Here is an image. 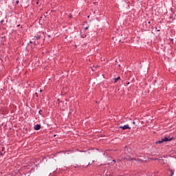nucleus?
<instances>
[{"mask_svg":"<svg viewBox=\"0 0 176 176\" xmlns=\"http://www.w3.org/2000/svg\"><path fill=\"white\" fill-rule=\"evenodd\" d=\"M42 35H45V32H42Z\"/></svg>","mask_w":176,"mask_h":176,"instance_id":"obj_13","label":"nucleus"},{"mask_svg":"<svg viewBox=\"0 0 176 176\" xmlns=\"http://www.w3.org/2000/svg\"><path fill=\"white\" fill-rule=\"evenodd\" d=\"M172 140H173V138L166 136V137L162 138L161 140H158V141L155 142V144H163V142H167V141H172Z\"/></svg>","mask_w":176,"mask_h":176,"instance_id":"obj_1","label":"nucleus"},{"mask_svg":"<svg viewBox=\"0 0 176 176\" xmlns=\"http://www.w3.org/2000/svg\"><path fill=\"white\" fill-rule=\"evenodd\" d=\"M42 112H43L42 109L39 110V111H38L39 115H42Z\"/></svg>","mask_w":176,"mask_h":176,"instance_id":"obj_8","label":"nucleus"},{"mask_svg":"<svg viewBox=\"0 0 176 176\" xmlns=\"http://www.w3.org/2000/svg\"><path fill=\"white\" fill-rule=\"evenodd\" d=\"M42 91H43L42 90H40V93H42Z\"/></svg>","mask_w":176,"mask_h":176,"instance_id":"obj_19","label":"nucleus"},{"mask_svg":"<svg viewBox=\"0 0 176 176\" xmlns=\"http://www.w3.org/2000/svg\"><path fill=\"white\" fill-rule=\"evenodd\" d=\"M119 129H122V130H131V127L129 126V124L124 125L122 126H120Z\"/></svg>","mask_w":176,"mask_h":176,"instance_id":"obj_2","label":"nucleus"},{"mask_svg":"<svg viewBox=\"0 0 176 176\" xmlns=\"http://www.w3.org/2000/svg\"><path fill=\"white\" fill-rule=\"evenodd\" d=\"M157 31L159 32V31H160V30H157Z\"/></svg>","mask_w":176,"mask_h":176,"instance_id":"obj_22","label":"nucleus"},{"mask_svg":"<svg viewBox=\"0 0 176 176\" xmlns=\"http://www.w3.org/2000/svg\"><path fill=\"white\" fill-rule=\"evenodd\" d=\"M43 40L45 41V38H43Z\"/></svg>","mask_w":176,"mask_h":176,"instance_id":"obj_20","label":"nucleus"},{"mask_svg":"<svg viewBox=\"0 0 176 176\" xmlns=\"http://www.w3.org/2000/svg\"><path fill=\"white\" fill-rule=\"evenodd\" d=\"M88 28H89V27L87 26V27L85 28V30H87Z\"/></svg>","mask_w":176,"mask_h":176,"instance_id":"obj_12","label":"nucleus"},{"mask_svg":"<svg viewBox=\"0 0 176 176\" xmlns=\"http://www.w3.org/2000/svg\"><path fill=\"white\" fill-rule=\"evenodd\" d=\"M36 5H39V2L38 1L36 2Z\"/></svg>","mask_w":176,"mask_h":176,"instance_id":"obj_14","label":"nucleus"},{"mask_svg":"<svg viewBox=\"0 0 176 176\" xmlns=\"http://www.w3.org/2000/svg\"><path fill=\"white\" fill-rule=\"evenodd\" d=\"M113 162H116L115 160H113Z\"/></svg>","mask_w":176,"mask_h":176,"instance_id":"obj_25","label":"nucleus"},{"mask_svg":"<svg viewBox=\"0 0 176 176\" xmlns=\"http://www.w3.org/2000/svg\"><path fill=\"white\" fill-rule=\"evenodd\" d=\"M169 171H170V175L169 176H173V175H174V170H173L169 169Z\"/></svg>","mask_w":176,"mask_h":176,"instance_id":"obj_7","label":"nucleus"},{"mask_svg":"<svg viewBox=\"0 0 176 176\" xmlns=\"http://www.w3.org/2000/svg\"><path fill=\"white\" fill-rule=\"evenodd\" d=\"M80 152H86V151H80Z\"/></svg>","mask_w":176,"mask_h":176,"instance_id":"obj_24","label":"nucleus"},{"mask_svg":"<svg viewBox=\"0 0 176 176\" xmlns=\"http://www.w3.org/2000/svg\"><path fill=\"white\" fill-rule=\"evenodd\" d=\"M133 124H135V122L133 121Z\"/></svg>","mask_w":176,"mask_h":176,"instance_id":"obj_15","label":"nucleus"},{"mask_svg":"<svg viewBox=\"0 0 176 176\" xmlns=\"http://www.w3.org/2000/svg\"><path fill=\"white\" fill-rule=\"evenodd\" d=\"M42 126H41V124H36L34 126V130H41V128Z\"/></svg>","mask_w":176,"mask_h":176,"instance_id":"obj_3","label":"nucleus"},{"mask_svg":"<svg viewBox=\"0 0 176 176\" xmlns=\"http://www.w3.org/2000/svg\"><path fill=\"white\" fill-rule=\"evenodd\" d=\"M42 38H43L42 36L37 35L34 37V39H36L38 41V39H42Z\"/></svg>","mask_w":176,"mask_h":176,"instance_id":"obj_5","label":"nucleus"},{"mask_svg":"<svg viewBox=\"0 0 176 176\" xmlns=\"http://www.w3.org/2000/svg\"><path fill=\"white\" fill-rule=\"evenodd\" d=\"M120 76H118V77H117V78H114V82L116 83V82H118V80H120Z\"/></svg>","mask_w":176,"mask_h":176,"instance_id":"obj_6","label":"nucleus"},{"mask_svg":"<svg viewBox=\"0 0 176 176\" xmlns=\"http://www.w3.org/2000/svg\"><path fill=\"white\" fill-rule=\"evenodd\" d=\"M90 16H88V19L89 18Z\"/></svg>","mask_w":176,"mask_h":176,"instance_id":"obj_23","label":"nucleus"},{"mask_svg":"<svg viewBox=\"0 0 176 176\" xmlns=\"http://www.w3.org/2000/svg\"><path fill=\"white\" fill-rule=\"evenodd\" d=\"M0 23L2 24V23H3V20L1 21Z\"/></svg>","mask_w":176,"mask_h":176,"instance_id":"obj_11","label":"nucleus"},{"mask_svg":"<svg viewBox=\"0 0 176 176\" xmlns=\"http://www.w3.org/2000/svg\"><path fill=\"white\" fill-rule=\"evenodd\" d=\"M3 151H5V147H0V155L1 156H3V155H5V152L3 153L2 152H3Z\"/></svg>","mask_w":176,"mask_h":176,"instance_id":"obj_4","label":"nucleus"},{"mask_svg":"<svg viewBox=\"0 0 176 176\" xmlns=\"http://www.w3.org/2000/svg\"><path fill=\"white\" fill-rule=\"evenodd\" d=\"M36 97H38V94L37 93H36Z\"/></svg>","mask_w":176,"mask_h":176,"instance_id":"obj_18","label":"nucleus"},{"mask_svg":"<svg viewBox=\"0 0 176 176\" xmlns=\"http://www.w3.org/2000/svg\"><path fill=\"white\" fill-rule=\"evenodd\" d=\"M148 24H151V21H148Z\"/></svg>","mask_w":176,"mask_h":176,"instance_id":"obj_17","label":"nucleus"},{"mask_svg":"<svg viewBox=\"0 0 176 176\" xmlns=\"http://www.w3.org/2000/svg\"><path fill=\"white\" fill-rule=\"evenodd\" d=\"M18 27H20V25H18Z\"/></svg>","mask_w":176,"mask_h":176,"instance_id":"obj_21","label":"nucleus"},{"mask_svg":"<svg viewBox=\"0 0 176 176\" xmlns=\"http://www.w3.org/2000/svg\"><path fill=\"white\" fill-rule=\"evenodd\" d=\"M72 15H70V16H69V18L72 19Z\"/></svg>","mask_w":176,"mask_h":176,"instance_id":"obj_16","label":"nucleus"},{"mask_svg":"<svg viewBox=\"0 0 176 176\" xmlns=\"http://www.w3.org/2000/svg\"><path fill=\"white\" fill-rule=\"evenodd\" d=\"M19 0H17V1H16V5H19Z\"/></svg>","mask_w":176,"mask_h":176,"instance_id":"obj_9","label":"nucleus"},{"mask_svg":"<svg viewBox=\"0 0 176 176\" xmlns=\"http://www.w3.org/2000/svg\"><path fill=\"white\" fill-rule=\"evenodd\" d=\"M48 38H51V36L50 34H47Z\"/></svg>","mask_w":176,"mask_h":176,"instance_id":"obj_10","label":"nucleus"}]
</instances>
